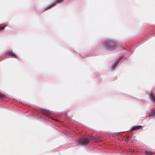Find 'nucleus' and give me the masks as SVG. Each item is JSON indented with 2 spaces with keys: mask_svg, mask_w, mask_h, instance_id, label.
I'll list each match as a JSON object with an SVG mask.
<instances>
[{
  "mask_svg": "<svg viewBox=\"0 0 155 155\" xmlns=\"http://www.w3.org/2000/svg\"><path fill=\"white\" fill-rule=\"evenodd\" d=\"M104 47L108 51H113L117 48L116 44L112 39H108L103 44Z\"/></svg>",
  "mask_w": 155,
  "mask_h": 155,
  "instance_id": "f257e3e1",
  "label": "nucleus"
},
{
  "mask_svg": "<svg viewBox=\"0 0 155 155\" xmlns=\"http://www.w3.org/2000/svg\"><path fill=\"white\" fill-rule=\"evenodd\" d=\"M126 58V57L124 56L120 57L118 59H117V60L112 64V65L110 68H111V71H113L115 69V67L117 66L118 64L123 60L125 59Z\"/></svg>",
  "mask_w": 155,
  "mask_h": 155,
  "instance_id": "f03ea898",
  "label": "nucleus"
},
{
  "mask_svg": "<svg viewBox=\"0 0 155 155\" xmlns=\"http://www.w3.org/2000/svg\"><path fill=\"white\" fill-rule=\"evenodd\" d=\"M78 141L79 145H82V146H86L89 143V141L87 139L84 138H81Z\"/></svg>",
  "mask_w": 155,
  "mask_h": 155,
  "instance_id": "7ed1b4c3",
  "label": "nucleus"
},
{
  "mask_svg": "<svg viewBox=\"0 0 155 155\" xmlns=\"http://www.w3.org/2000/svg\"><path fill=\"white\" fill-rule=\"evenodd\" d=\"M41 113L44 115L48 116L50 114V112L45 109H43L42 110Z\"/></svg>",
  "mask_w": 155,
  "mask_h": 155,
  "instance_id": "20e7f679",
  "label": "nucleus"
},
{
  "mask_svg": "<svg viewBox=\"0 0 155 155\" xmlns=\"http://www.w3.org/2000/svg\"><path fill=\"white\" fill-rule=\"evenodd\" d=\"M5 54L6 55H8L14 57H16V55L15 54L12 52L9 51H6L5 52Z\"/></svg>",
  "mask_w": 155,
  "mask_h": 155,
  "instance_id": "39448f33",
  "label": "nucleus"
},
{
  "mask_svg": "<svg viewBox=\"0 0 155 155\" xmlns=\"http://www.w3.org/2000/svg\"><path fill=\"white\" fill-rule=\"evenodd\" d=\"M56 4L52 3L47 7H45L44 10V11H45L48 9L51 8L52 7L56 5Z\"/></svg>",
  "mask_w": 155,
  "mask_h": 155,
  "instance_id": "423d86ee",
  "label": "nucleus"
},
{
  "mask_svg": "<svg viewBox=\"0 0 155 155\" xmlns=\"http://www.w3.org/2000/svg\"><path fill=\"white\" fill-rule=\"evenodd\" d=\"M142 127L141 126H134L132 127L131 129L133 130L138 129L141 128Z\"/></svg>",
  "mask_w": 155,
  "mask_h": 155,
  "instance_id": "0eeeda50",
  "label": "nucleus"
},
{
  "mask_svg": "<svg viewBox=\"0 0 155 155\" xmlns=\"http://www.w3.org/2000/svg\"><path fill=\"white\" fill-rule=\"evenodd\" d=\"M153 114H155V109H153L151 113L149 114V116L150 117H153L154 116Z\"/></svg>",
  "mask_w": 155,
  "mask_h": 155,
  "instance_id": "6e6552de",
  "label": "nucleus"
},
{
  "mask_svg": "<svg viewBox=\"0 0 155 155\" xmlns=\"http://www.w3.org/2000/svg\"><path fill=\"white\" fill-rule=\"evenodd\" d=\"M145 153L147 155H151L154 153V152L147 151H146Z\"/></svg>",
  "mask_w": 155,
  "mask_h": 155,
  "instance_id": "1a4fd4ad",
  "label": "nucleus"
},
{
  "mask_svg": "<svg viewBox=\"0 0 155 155\" xmlns=\"http://www.w3.org/2000/svg\"><path fill=\"white\" fill-rule=\"evenodd\" d=\"M150 97L151 100L155 101V98L153 94H150Z\"/></svg>",
  "mask_w": 155,
  "mask_h": 155,
  "instance_id": "9d476101",
  "label": "nucleus"
},
{
  "mask_svg": "<svg viewBox=\"0 0 155 155\" xmlns=\"http://www.w3.org/2000/svg\"><path fill=\"white\" fill-rule=\"evenodd\" d=\"M64 0H56L55 2L56 4L60 3L62 2Z\"/></svg>",
  "mask_w": 155,
  "mask_h": 155,
  "instance_id": "9b49d317",
  "label": "nucleus"
},
{
  "mask_svg": "<svg viewBox=\"0 0 155 155\" xmlns=\"http://www.w3.org/2000/svg\"><path fill=\"white\" fill-rule=\"evenodd\" d=\"M5 97V96L4 95L0 93V98H3Z\"/></svg>",
  "mask_w": 155,
  "mask_h": 155,
  "instance_id": "f8f14e48",
  "label": "nucleus"
},
{
  "mask_svg": "<svg viewBox=\"0 0 155 155\" xmlns=\"http://www.w3.org/2000/svg\"><path fill=\"white\" fill-rule=\"evenodd\" d=\"M6 26L5 25V26H3L1 28H0V31H2V30H3Z\"/></svg>",
  "mask_w": 155,
  "mask_h": 155,
  "instance_id": "ddd939ff",
  "label": "nucleus"
},
{
  "mask_svg": "<svg viewBox=\"0 0 155 155\" xmlns=\"http://www.w3.org/2000/svg\"><path fill=\"white\" fill-rule=\"evenodd\" d=\"M125 131H123V132H125Z\"/></svg>",
  "mask_w": 155,
  "mask_h": 155,
  "instance_id": "4468645a",
  "label": "nucleus"
}]
</instances>
